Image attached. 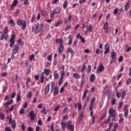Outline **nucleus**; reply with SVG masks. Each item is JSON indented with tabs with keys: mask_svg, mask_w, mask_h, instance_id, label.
<instances>
[{
	"mask_svg": "<svg viewBox=\"0 0 131 131\" xmlns=\"http://www.w3.org/2000/svg\"><path fill=\"white\" fill-rule=\"evenodd\" d=\"M43 26H45V25L42 23H37L35 25V33L36 34H37V33H39L40 32H42V30H43Z\"/></svg>",
	"mask_w": 131,
	"mask_h": 131,
	"instance_id": "f257e3e1",
	"label": "nucleus"
},
{
	"mask_svg": "<svg viewBox=\"0 0 131 131\" xmlns=\"http://www.w3.org/2000/svg\"><path fill=\"white\" fill-rule=\"evenodd\" d=\"M17 24L19 26L21 25L23 30H25V29H26V27L27 26L26 20H24L22 21L21 19H19L17 21Z\"/></svg>",
	"mask_w": 131,
	"mask_h": 131,
	"instance_id": "f03ea898",
	"label": "nucleus"
},
{
	"mask_svg": "<svg viewBox=\"0 0 131 131\" xmlns=\"http://www.w3.org/2000/svg\"><path fill=\"white\" fill-rule=\"evenodd\" d=\"M72 122L71 120L68 121L67 123V128L71 131H74V125L72 124Z\"/></svg>",
	"mask_w": 131,
	"mask_h": 131,
	"instance_id": "7ed1b4c3",
	"label": "nucleus"
},
{
	"mask_svg": "<svg viewBox=\"0 0 131 131\" xmlns=\"http://www.w3.org/2000/svg\"><path fill=\"white\" fill-rule=\"evenodd\" d=\"M29 117L31 118V121H34V120L36 118V116L35 115V114L34 113V111L31 110L30 111L29 114Z\"/></svg>",
	"mask_w": 131,
	"mask_h": 131,
	"instance_id": "20e7f679",
	"label": "nucleus"
},
{
	"mask_svg": "<svg viewBox=\"0 0 131 131\" xmlns=\"http://www.w3.org/2000/svg\"><path fill=\"white\" fill-rule=\"evenodd\" d=\"M16 37V35L15 34H13L9 40V41L10 42V44L9 45V47L10 48H13L14 47V45H15V38Z\"/></svg>",
	"mask_w": 131,
	"mask_h": 131,
	"instance_id": "39448f33",
	"label": "nucleus"
},
{
	"mask_svg": "<svg viewBox=\"0 0 131 131\" xmlns=\"http://www.w3.org/2000/svg\"><path fill=\"white\" fill-rule=\"evenodd\" d=\"M19 45L17 44H16L14 46V47L12 48V54L13 55H16L17 53H18V51H19Z\"/></svg>",
	"mask_w": 131,
	"mask_h": 131,
	"instance_id": "423d86ee",
	"label": "nucleus"
},
{
	"mask_svg": "<svg viewBox=\"0 0 131 131\" xmlns=\"http://www.w3.org/2000/svg\"><path fill=\"white\" fill-rule=\"evenodd\" d=\"M123 110H124V116L126 118L128 116V109H127V105H126L124 106Z\"/></svg>",
	"mask_w": 131,
	"mask_h": 131,
	"instance_id": "0eeeda50",
	"label": "nucleus"
},
{
	"mask_svg": "<svg viewBox=\"0 0 131 131\" xmlns=\"http://www.w3.org/2000/svg\"><path fill=\"white\" fill-rule=\"evenodd\" d=\"M105 68H104V66L103 64H101L100 66H99L97 69V73H100V72H102L103 70H104Z\"/></svg>",
	"mask_w": 131,
	"mask_h": 131,
	"instance_id": "6e6552de",
	"label": "nucleus"
},
{
	"mask_svg": "<svg viewBox=\"0 0 131 131\" xmlns=\"http://www.w3.org/2000/svg\"><path fill=\"white\" fill-rule=\"evenodd\" d=\"M108 114L110 115V116H114V114H115V110H113V108H111L108 110Z\"/></svg>",
	"mask_w": 131,
	"mask_h": 131,
	"instance_id": "1a4fd4ad",
	"label": "nucleus"
},
{
	"mask_svg": "<svg viewBox=\"0 0 131 131\" xmlns=\"http://www.w3.org/2000/svg\"><path fill=\"white\" fill-rule=\"evenodd\" d=\"M14 100L11 99L9 101H8L6 103H4L3 105L4 107H8L9 105H12V103H13Z\"/></svg>",
	"mask_w": 131,
	"mask_h": 131,
	"instance_id": "9d476101",
	"label": "nucleus"
},
{
	"mask_svg": "<svg viewBox=\"0 0 131 131\" xmlns=\"http://www.w3.org/2000/svg\"><path fill=\"white\" fill-rule=\"evenodd\" d=\"M67 52L68 53H71V58H73L74 56V51H73V50H72V49L71 48H68Z\"/></svg>",
	"mask_w": 131,
	"mask_h": 131,
	"instance_id": "9b49d317",
	"label": "nucleus"
},
{
	"mask_svg": "<svg viewBox=\"0 0 131 131\" xmlns=\"http://www.w3.org/2000/svg\"><path fill=\"white\" fill-rule=\"evenodd\" d=\"M50 72H51V70L50 69H45L43 73V74H46L47 76H49V75H50Z\"/></svg>",
	"mask_w": 131,
	"mask_h": 131,
	"instance_id": "f8f14e48",
	"label": "nucleus"
},
{
	"mask_svg": "<svg viewBox=\"0 0 131 131\" xmlns=\"http://www.w3.org/2000/svg\"><path fill=\"white\" fill-rule=\"evenodd\" d=\"M49 92H50V84H47L45 88V95L48 94Z\"/></svg>",
	"mask_w": 131,
	"mask_h": 131,
	"instance_id": "ddd939ff",
	"label": "nucleus"
},
{
	"mask_svg": "<svg viewBox=\"0 0 131 131\" xmlns=\"http://www.w3.org/2000/svg\"><path fill=\"white\" fill-rule=\"evenodd\" d=\"M40 13H41V15L43 16V17H48L49 15V14H48V12L45 10L40 11Z\"/></svg>",
	"mask_w": 131,
	"mask_h": 131,
	"instance_id": "4468645a",
	"label": "nucleus"
},
{
	"mask_svg": "<svg viewBox=\"0 0 131 131\" xmlns=\"http://www.w3.org/2000/svg\"><path fill=\"white\" fill-rule=\"evenodd\" d=\"M87 95H88V89H86L85 91L83 92V94L82 96L83 101H84V100H85V98H86Z\"/></svg>",
	"mask_w": 131,
	"mask_h": 131,
	"instance_id": "2eb2a0df",
	"label": "nucleus"
},
{
	"mask_svg": "<svg viewBox=\"0 0 131 131\" xmlns=\"http://www.w3.org/2000/svg\"><path fill=\"white\" fill-rule=\"evenodd\" d=\"M68 38L69 40L68 43V45L69 46V45H72V35H71V34L69 35Z\"/></svg>",
	"mask_w": 131,
	"mask_h": 131,
	"instance_id": "dca6fc26",
	"label": "nucleus"
},
{
	"mask_svg": "<svg viewBox=\"0 0 131 131\" xmlns=\"http://www.w3.org/2000/svg\"><path fill=\"white\" fill-rule=\"evenodd\" d=\"M95 79H96V76H95V74H92L90 78V82H93Z\"/></svg>",
	"mask_w": 131,
	"mask_h": 131,
	"instance_id": "f3484780",
	"label": "nucleus"
},
{
	"mask_svg": "<svg viewBox=\"0 0 131 131\" xmlns=\"http://www.w3.org/2000/svg\"><path fill=\"white\" fill-rule=\"evenodd\" d=\"M40 78L41 79L40 82L43 83V80L45 79V74H43V72L41 73Z\"/></svg>",
	"mask_w": 131,
	"mask_h": 131,
	"instance_id": "a211bd4d",
	"label": "nucleus"
},
{
	"mask_svg": "<svg viewBox=\"0 0 131 131\" xmlns=\"http://www.w3.org/2000/svg\"><path fill=\"white\" fill-rule=\"evenodd\" d=\"M3 32L4 34H7L9 32V27L8 26H6L4 27Z\"/></svg>",
	"mask_w": 131,
	"mask_h": 131,
	"instance_id": "6ab92c4d",
	"label": "nucleus"
},
{
	"mask_svg": "<svg viewBox=\"0 0 131 131\" xmlns=\"http://www.w3.org/2000/svg\"><path fill=\"white\" fill-rule=\"evenodd\" d=\"M59 40V43L60 44V47L63 46V40L62 39H57L56 40V43H58V41Z\"/></svg>",
	"mask_w": 131,
	"mask_h": 131,
	"instance_id": "aec40b11",
	"label": "nucleus"
},
{
	"mask_svg": "<svg viewBox=\"0 0 131 131\" xmlns=\"http://www.w3.org/2000/svg\"><path fill=\"white\" fill-rule=\"evenodd\" d=\"M59 94V91L58 90V87H55L54 90V96H57Z\"/></svg>",
	"mask_w": 131,
	"mask_h": 131,
	"instance_id": "412c9836",
	"label": "nucleus"
},
{
	"mask_svg": "<svg viewBox=\"0 0 131 131\" xmlns=\"http://www.w3.org/2000/svg\"><path fill=\"white\" fill-rule=\"evenodd\" d=\"M53 11L55 14H58V13H60V12H61V8H60L59 7H57Z\"/></svg>",
	"mask_w": 131,
	"mask_h": 131,
	"instance_id": "4be33fe9",
	"label": "nucleus"
},
{
	"mask_svg": "<svg viewBox=\"0 0 131 131\" xmlns=\"http://www.w3.org/2000/svg\"><path fill=\"white\" fill-rule=\"evenodd\" d=\"M87 32H92L93 31V27L92 25H91L88 28L86 29Z\"/></svg>",
	"mask_w": 131,
	"mask_h": 131,
	"instance_id": "5701e85b",
	"label": "nucleus"
},
{
	"mask_svg": "<svg viewBox=\"0 0 131 131\" xmlns=\"http://www.w3.org/2000/svg\"><path fill=\"white\" fill-rule=\"evenodd\" d=\"M12 128H15L16 127V121L13 120L11 123Z\"/></svg>",
	"mask_w": 131,
	"mask_h": 131,
	"instance_id": "b1692460",
	"label": "nucleus"
},
{
	"mask_svg": "<svg viewBox=\"0 0 131 131\" xmlns=\"http://www.w3.org/2000/svg\"><path fill=\"white\" fill-rule=\"evenodd\" d=\"M67 6H68V1H65L63 4V9H66L67 8Z\"/></svg>",
	"mask_w": 131,
	"mask_h": 131,
	"instance_id": "393cba45",
	"label": "nucleus"
},
{
	"mask_svg": "<svg viewBox=\"0 0 131 131\" xmlns=\"http://www.w3.org/2000/svg\"><path fill=\"white\" fill-rule=\"evenodd\" d=\"M60 124L61 126V128H62L63 130H65V126H66V123L64 122H61Z\"/></svg>",
	"mask_w": 131,
	"mask_h": 131,
	"instance_id": "a878e982",
	"label": "nucleus"
},
{
	"mask_svg": "<svg viewBox=\"0 0 131 131\" xmlns=\"http://www.w3.org/2000/svg\"><path fill=\"white\" fill-rule=\"evenodd\" d=\"M73 76L76 79H79V78H80V76H79V75H78L77 73H74Z\"/></svg>",
	"mask_w": 131,
	"mask_h": 131,
	"instance_id": "bb28decb",
	"label": "nucleus"
},
{
	"mask_svg": "<svg viewBox=\"0 0 131 131\" xmlns=\"http://www.w3.org/2000/svg\"><path fill=\"white\" fill-rule=\"evenodd\" d=\"M9 24H11V27H14V26H15V21H14V19H11L9 21Z\"/></svg>",
	"mask_w": 131,
	"mask_h": 131,
	"instance_id": "cd10ccee",
	"label": "nucleus"
},
{
	"mask_svg": "<svg viewBox=\"0 0 131 131\" xmlns=\"http://www.w3.org/2000/svg\"><path fill=\"white\" fill-rule=\"evenodd\" d=\"M109 26V24L108 22L106 21L105 23L104 24V30H107V28H108V27Z\"/></svg>",
	"mask_w": 131,
	"mask_h": 131,
	"instance_id": "c85d7f7f",
	"label": "nucleus"
},
{
	"mask_svg": "<svg viewBox=\"0 0 131 131\" xmlns=\"http://www.w3.org/2000/svg\"><path fill=\"white\" fill-rule=\"evenodd\" d=\"M0 118L2 120H3V119L6 118V115L3 113H0Z\"/></svg>",
	"mask_w": 131,
	"mask_h": 131,
	"instance_id": "c756f323",
	"label": "nucleus"
},
{
	"mask_svg": "<svg viewBox=\"0 0 131 131\" xmlns=\"http://www.w3.org/2000/svg\"><path fill=\"white\" fill-rule=\"evenodd\" d=\"M70 28H71V26H70V25H67L64 31L66 32L68 31V30H70Z\"/></svg>",
	"mask_w": 131,
	"mask_h": 131,
	"instance_id": "7c9ffc66",
	"label": "nucleus"
},
{
	"mask_svg": "<svg viewBox=\"0 0 131 131\" xmlns=\"http://www.w3.org/2000/svg\"><path fill=\"white\" fill-rule=\"evenodd\" d=\"M54 86H55V83H54V82H52L51 83V89H50V91L51 92H53V91H54Z\"/></svg>",
	"mask_w": 131,
	"mask_h": 131,
	"instance_id": "2f4dec72",
	"label": "nucleus"
},
{
	"mask_svg": "<svg viewBox=\"0 0 131 131\" xmlns=\"http://www.w3.org/2000/svg\"><path fill=\"white\" fill-rule=\"evenodd\" d=\"M31 70V65H30V66L28 67V70L27 71V72L26 73V75H28V74H29V73H30Z\"/></svg>",
	"mask_w": 131,
	"mask_h": 131,
	"instance_id": "473e14b6",
	"label": "nucleus"
},
{
	"mask_svg": "<svg viewBox=\"0 0 131 131\" xmlns=\"http://www.w3.org/2000/svg\"><path fill=\"white\" fill-rule=\"evenodd\" d=\"M82 118H83V113H81L79 117V122H80L82 120Z\"/></svg>",
	"mask_w": 131,
	"mask_h": 131,
	"instance_id": "72a5a7b5",
	"label": "nucleus"
},
{
	"mask_svg": "<svg viewBox=\"0 0 131 131\" xmlns=\"http://www.w3.org/2000/svg\"><path fill=\"white\" fill-rule=\"evenodd\" d=\"M63 50H64V46L60 47L59 50V54H62V53L63 52Z\"/></svg>",
	"mask_w": 131,
	"mask_h": 131,
	"instance_id": "f704fd0d",
	"label": "nucleus"
},
{
	"mask_svg": "<svg viewBox=\"0 0 131 131\" xmlns=\"http://www.w3.org/2000/svg\"><path fill=\"white\" fill-rule=\"evenodd\" d=\"M129 8V3H127L125 6V11H127Z\"/></svg>",
	"mask_w": 131,
	"mask_h": 131,
	"instance_id": "c9c22d12",
	"label": "nucleus"
},
{
	"mask_svg": "<svg viewBox=\"0 0 131 131\" xmlns=\"http://www.w3.org/2000/svg\"><path fill=\"white\" fill-rule=\"evenodd\" d=\"M116 97L118 98V99H119L120 97H121V93L117 91L116 93Z\"/></svg>",
	"mask_w": 131,
	"mask_h": 131,
	"instance_id": "e433bc0d",
	"label": "nucleus"
},
{
	"mask_svg": "<svg viewBox=\"0 0 131 131\" xmlns=\"http://www.w3.org/2000/svg\"><path fill=\"white\" fill-rule=\"evenodd\" d=\"M18 5V0H14L13 3L12 4L11 8L13 6H17Z\"/></svg>",
	"mask_w": 131,
	"mask_h": 131,
	"instance_id": "4c0bfd02",
	"label": "nucleus"
},
{
	"mask_svg": "<svg viewBox=\"0 0 131 131\" xmlns=\"http://www.w3.org/2000/svg\"><path fill=\"white\" fill-rule=\"evenodd\" d=\"M115 57H116V52H114L112 54V59H113V60H114V59H115Z\"/></svg>",
	"mask_w": 131,
	"mask_h": 131,
	"instance_id": "58836bf2",
	"label": "nucleus"
},
{
	"mask_svg": "<svg viewBox=\"0 0 131 131\" xmlns=\"http://www.w3.org/2000/svg\"><path fill=\"white\" fill-rule=\"evenodd\" d=\"M55 79H59V74L58 73H56L54 74Z\"/></svg>",
	"mask_w": 131,
	"mask_h": 131,
	"instance_id": "ea45409f",
	"label": "nucleus"
},
{
	"mask_svg": "<svg viewBox=\"0 0 131 131\" xmlns=\"http://www.w3.org/2000/svg\"><path fill=\"white\" fill-rule=\"evenodd\" d=\"M17 97L16 102H20V101H21V96H20V94H18Z\"/></svg>",
	"mask_w": 131,
	"mask_h": 131,
	"instance_id": "a19ab883",
	"label": "nucleus"
},
{
	"mask_svg": "<svg viewBox=\"0 0 131 131\" xmlns=\"http://www.w3.org/2000/svg\"><path fill=\"white\" fill-rule=\"evenodd\" d=\"M111 122V117L110 116L107 119V120L106 121V124H108V123H110Z\"/></svg>",
	"mask_w": 131,
	"mask_h": 131,
	"instance_id": "79ce46f5",
	"label": "nucleus"
},
{
	"mask_svg": "<svg viewBox=\"0 0 131 131\" xmlns=\"http://www.w3.org/2000/svg\"><path fill=\"white\" fill-rule=\"evenodd\" d=\"M62 83H63V78H60V79L58 81V85H62Z\"/></svg>",
	"mask_w": 131,
	"mask_h": 131,
	"instance_id": "37998d69",
	"label": "nucleus"
},
{
	"mask_svg": "<svg viewBox=\"0 0 131 131\" xmlns=\"http://www.w3.org/2000/svg\"><path fill=\"white\" fill-rule=\"evenodd\" d=\"M60 107H61V104H58L57 106L54 108V111H58V110L60 109Z\"/></svg>",
	"mask_w": 131,
	"mask_h": 131,
	"instance_id": "c03bdc74",
	"label": "nucleus"
},
{
	"mask_svg": "<svg viewBox=\"0 0 131 131\" xmlns=\"http://www.w3.org/2000/svg\"><path fill=\"white\" fill-rule=\"evenodd\" d=\"M64 75H65V72L64 71H62L61 72L60 78H64Z\"/></svg>",
	"mask_w": 131,
	"mask_h": 131,
	"instance_id": "a18cd8bd",
	"label": "nucleus"
},
{
	"mask_svg": "<svg viewBox=\"0 0 131 131\" xmlns=\"http://www.w3.org/2000/svg\"><path fill=\"white\" fill-rule=\"evenodd\" d=\"M80 39H81L82 43H84V42H85V40L83 38V37H82V36H80Z\"/></svg>",
	"mask_w": 131,
	"mask_h": 131,
	"instance_id": "49530a36",
	"label": "nucleus"
},
{
	"mask_svg": "<svg viewBox=\"0 0 131 131\" xmlns=\"http://www.w3.org/2000/svg\"><path fill=\"white\" fill-rule=\"evenodd\" d=\"M55 14H56L53 11H52L50 13V18H54V16H55Z\"/></svg>",
	"mask_w": 131,
	"mask_h": 131,
	"instance_id": "de8ad7c7",
	"label": "nucleus"
},
{
	"mask_svg": "<svg viewBox=\"0 0 131 131\" xmlns=\"http://www.w3.org/2000/svg\"><path fill=\"white\" fill-rule=\"evenodd\" d=\"M92 71V66L89 65L88 68V73H90Z\"/></svg>",
	"mask_w": 131,
	"mask_h": 131,
	"instance_id": "09e8293b",
	"label": "nucleus"
},
{
	"mask_svg": "<svg viewBox=\"0 0 131 131\" xmlns=\"http://www.w3.org/2000/svg\"><path fill=\"white\" fill-rule=\"evenodd\" d=\"M71 19H72V16L71 15V14H69L68 18V20L69 23L71 22Z\"/></svg>",
	"mask_w": 131,
	"mask_h": 131,
	"instance_id": "8fccbe9b",
	"label": "nucleus"
},
{
	"mask_svg": "<svg viewBox=\"0 0 131 131\" xmlns=\"http://www.w3.org/2000/svg\"><path fill=\"white\" fill-rule=\"evenodd\" d=\"M121 98L122 99H124V98H125V91L122 92Z\"/></svg>",
	"mask_w": 131,
	"mask_h": 131,
	"instance_id": "3c124183",
	"label": "nucleus"
},
{
	"mask_svg": "<svg viewBox=\"0 0 131 131\" xmlns=\"http://www.w3.org/2000/svg\"><path fill=\"white\" fill-rule=\"evenodd\" d=\"M114 15H117L118 14V8H116L114 10Z\"/></svg>",
	"mask_w": 131,
	"mask_h": 131,
	"instance_id": "603ef678",
	"label": "nucleus"
},
{
	"mask_svg": "<svg viewBox=\"0 0 131 131\" xmlns=\"http://www.w3.org/2000/svg\"><path fill=\"white\" fill-rule=\"evenodd\" d=\"M107 116V113H104L100 118V120H103L105 117Z\"/></svg>",
	"mask_w": 131,
	"mask_h": 131,
	"instance_id": "864d4df0",
	"label": "nucleus"
},
{
	"mask_svg": "<svg viewBox=\"0 0 131 131\" xmlns=\"http://www.w3.org/2000/svg\"><path fill=\"white\" fill-rule=\"evenodd\" d=\"M85 70V64L83 63L82 64V68L81 70V72H83V71H84Z\"/></svg>",
	"mask_w": 131,
	"mask_h": 131,
	"instance_id": "5fc2aeb1",
	"label": "nucleus"
},
{
	"mask_svg": "<svg viewBox=\"0 0 131 131\" xmlns=\"http://www.w3.org/2000/svg\"><path fill=\"white\" fill-rule=\"evenodd\" d=\"M118 127V124L115 123L114 126V130L113 131H116V129Z\"/></svg>",
	"mask_w": 131,
	"mask_h": 131,
	"instance_id": "6e6d98bb",
	"label": "nucleus"
},
{
	"mask_svg": "<svg viewBox=\"0 0 131 131\" xmlns=\"http://www.w3.org/2000/svg\"><path fill=\"white\" fill-rule=\"evenodd\" d=\"M95 101H96V98L95 97H93L91 101V104L94 105V103H95Z\"/></svg>",
	"mask_w": 131,
	"mask_h": 131,
	"instance_id": "4d7b16f0",
	"label": "nucleus"
},
{
	"mask_svg": "<svg viewBox=\"0 0 131 131\" xmlns=\"http://www.w3.org/2000/svg\"><path fill=\"white\" fill-rule=\"evenodd\" d=\"M34 59V54H32L30 56L29 60L30 61H32Z\"/></svg>",
	"mask_w": 131,
	"mask_h": 131,
	"instance_id": "13d9d810",
	"label": "nucleus"
},
{
	"mask_svg": "<svg viewBox=\"0 0 131 131\" xmlns=\"http://www.w3.org/2000/svg\"><path fill=\"white\" fill-rule=\"evenodd\" d=\"M122 61H123V57L120 56L118 59V62H122Z\"/></svg>",
	"mask_w": 131,
	"mask_h": 131,
	"instance_id": "bf43d9fd",
	"label": "nucleus"
},
{
	"mask_svg": "<svg viewBox=\"0 0 131 131\" xmlns=\"http://www.w3.org/2000/svg\"><path fill=\"white\" fill-rule=\"evenodd\" d=\"M25 112V109L24 108H21V110H20L19 111V113L20 114H24V113Z\"/></svg>",
	"mask_w": 131,
	"mask_h": 131,
	"instance_id": "052dcab7",
	"label": "nucleus"
},
{
	"mask_svg": "<svg viewBox=\"0 0 131 131\" xmlns=\"http://www.w3.org/2000/svg\"><path fill=\"white\" fill-rule=\"evenodd\" d=\"M122 106H123V102H121V103H119L118 108L119 109H121L122 108Z\"/></svg>",
	"mask_w": 131,
	"mask_h": 131,
	"instance_id": "680f3d73",
	"label": "nucleus"
},
{
	"mask_svg": "<svg viewBox=\"0 0 131 131\" xmlns=\"http://www.w3.org/2000/svg\"><path fill=\"white\" fill-rule=\"evenodd\" d=\"M42 107H43V104L40 103L37 106V108H39V109L42 108Z\"/></svg>",
	"mask_w": 131,
	"mask_h": 131,
	"instance_id": "e2e57ef3",
	"label": "nucleus"
},
{
	"mask_svg": "<svg viewBox=\"0 0 131 131\" xmlns=\"http://www.w3.org/2000/svg\"><path fill=\"white\" fill-rule=\"evenodd\" d=\"M37 124H38V125H42V121H41V119H40L38 121Z\"/></svg>",
	"mask_w": 131,
	"mask_h": 131,
	"instance_id": "0e129e2a",
	"label": "nucleus"
},
{
	"mask_svg": "<svg viewBox=\"0 0 131 131\" xmlns=\"http://www.w3.org/2000/svg\"><path fill=\"white\" fill-rule=\"evenodd\" d=\"M24 4L25 6H27L29 4V1L28 0H24Z\"/></svg>",
	"mask_w": 131,
	"mask_h": 131,
	"instance_id": "69168bd1",
	"label": "nucleus"
},
{
	"mask_svg": "<svg viewBox=\"0 0 131 131\" xmlns=\"http://www.w3.org/2000/svg\"><path fill=\"white\" fill-rule=\"evenodd\" d=\"M116 102V100L115 99V98H113V100L111 101L112 105H114Z\"/></svg>",
	"mask_w": 131,
	"mask_h": 131,
	"instance_id": "338daca9",
	"label": "nucleus"
},
{
	"mask_svg": "<svg viewBox=\"0 0 131 131\" xmlns=\"http://www.w3.org/2000/svg\"><path fill=\"white\" fill-rule=\"evenodd\" d=\"M5 131H12L10 127H7L5 128Z\"/></svg>",
	"mask_w": 131,
	"mask_h": 131,
	"instance_id": "774afa93",
	"label": "nucleus"
}]
</instances>
